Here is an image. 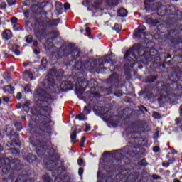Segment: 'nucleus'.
<instances>
[{
    "instance_id": "nucleus-1",
    "label": "nucleus",
    "mask_w": 182,
    "mask_h": 182,
    "mask_svg": "<svg viewBox=\"0 0 182 182\" xmlns=\"http://www.w3.org/2000/svg\"><path fill=\"white\" fill-rule=\"evenodd\" d=\"M157 96L161 99H168L171 102L176 96H180L182 92V86L177 82H173L168 85L166 82H158L156 85Z\"/></svg>"
},
{
    "instance_id": "nucleus-2",
    "label": "nucleus",
    "mask_w": 182,
    "mask_h": 182,
    "mask_svg": "<svg viewBox=\"0 0 182 182\" xmlns=\"http://www.w3.org/2000/svg\"><path fill=\"white\" fill-rule=\"evenodd\" d=\"M95 110H96L97 114L105 117V119H106L107 122H109V123H119V121H117L119 117L110 116L112 114L110 110H108L107 109H102V107H98L97 109L95 108Z\"/></svg>"
},
{
    "instance_id": "nucleus-3",
    "label": "nucleus",
    "mask_w": 182,
    "mask_h": 182,
    "mask_svg": "<svg viewBox=\"0 0 182 182\" xmlns=\"http://www.w3.org/2000/svg\"><path fill=\"white\" fill-rule=\"evenodd\" d=\"M37 105H41V109L46 112L44 116H49V114L52 113V107L48 105V100L42 101V100H39L37 101Z\"/></svg>"
},
{
    "instance_id": "nucleus-4",
    "label": "nucleus",
    "mask_w": 182,
    "mask_h": 182,
    "mask_svg": "<svg viewBox=\"0 0 182 182\" xmlns=\"http://www.w3.org/2000/svg\"><path fill=\"white\" fill-rule=\"evenodd\" d=\"M144 31H146V27L144 26H139L134 33L135 39H143L146 36Z\"/></svg>"
},
{
    "instance_id": "nucleus-5",
    "label": "nucleus",
    "mask_w": 182,
    "mask_h": 182,
    "mask_svg": "<svg viewBox=\"0 0 182 182\" xmlns=\"http://www.w3.org/2000/svg\"><path fill=\"white\" fill-rule=\"evenodd\" d=\"M0 163H3V165H0V168L2 167V171L4 174H6L9 170H11V164H9V159L4 158L0 160Z\"/></svg>"
},
{
    "instance_id": "nucleus-6",
    "label": "nucleus",
    "mask_w": 182,
    "mask_h": 182,
    "mask_svg": "<svg viewBox=\"0 0 182 182\" xmlns=\"http://www.w3.org/2000/svg\"><path fill=\"white\" fill-rule=\"evenodd\" d=\"M12 31H11V30L6 29L2 33V38L4 41L12 39Z\"/></svg>"
},
{
    "instance_id": "nucleus-7",
    "label": "nucleus",
    "mask_w": 182,
    "mask_h": 182,
    "mask_svg": "<svg viewBox=\"0 0 182 182\" xmlns=\"http://www.w3.org/2000/svg\"><path fill=\"white\" fill-rule=\"evenodd\" d=\"M136 150V147L134 146H127L125 148V151H127V154H129V156H133L132 153H134Z\"/></svg>"
},
{
    "instance_id": "nucleus-8",
    "label": "nucleus",
    "mask_w": 182,
    "mask_h": 182,
    "mask_svg": "<svg viewBox=\"0 0 182 182\" xmlns=\"http://www.w3.org/2000/svg\"><path fill=\"white\" fill-rule=\"evenodd\" d=\"M75 90H76V93L77 95H83V92H85L86 90V88H85L82 86L79 87V86L76 85Z\"/></svg>"
},
{
    "instance_id": "nucleus-9",
    "label": "nucleus",
    "mask_w": 182,
    "mask_h": 182,
    "mask_svg": "<svg viewBox=\"0 0 182 182\" xmlns=\"http://www.w3.org/2000/svg\"><path fill=\"white\" fill-rule=\"evenodd\" d=\"M75 83H85V80H83V75H81L79 77V75H77V73H75Z\"/></svg>"
},
{
    "instance_id": "nucleus-10",
    "label": "nucleus",
    "mask_w": 182,
    "mask_h": 182,
    "mask_svg": "<svg viewBox=\"0 0 182 182\" xmlns=\"http://www.w3.org/2000/svg\"><path fill=\"white\" fill-rule=\"evenodd\" d=\"M56 11H58V14H62V9H63V6H62V3L57 1L55 3Z\"/></svg>"
},
{
    "instance_id": "nucleus-11",
    "label": "nucleus",
    "mask_w": 182,
    "mask_h": 182,
    "mask_svg": "<svg viewBox=\"0 0 182 182\" xmlns=\"http://www.w3.org/2000/svg\"><path fill=\"white\" fill-rule=\"evenodd\" d=\"M4 89L5 93H12V92H14V90H15L14 87H12L11 85H7V86L4 87Z\"/></svg>"
},
{
    "instance_id": "nucleus-12",
    "label": "nucleus",
    "mask_w": 182,
    "mask_h": 182,
    "mask_svg": "<svg viewBox=\"0 0 182 182\" xmlns=\"http://www.w3.org/2000/svg\"><path fill=\"white\" fill-rule=\"evenodd\" d=\"M118 15L119 16H122V17L127 16V10L124 9H120L118 11Z\"/></svg>"
},
{
    "instance_id": "nucleus-13",
    "label": "nucleus",
    "mask_w": 182,
    "mask_h": 182,
    "mask_svg": "<svg viewBox=\"0 0 182 182\" xmlns=\"http://www.w3.org/2000/svg\"><path fill=\"white\" fill-rule=\"evenodd\" d=\"M24 76L25 77H29L31 80H33V74H32V72L31 71H25L24 72Z\"/></svg>"
},
{
    "instance_id": "nucleus-14",
    "label": "nucleus",
    "mask_w": 182,
    "mask_h": 182,
    "mask_svg": "<svg viewBox=\"0 0 182 182\" xmlns=\"http://www.w3.org/2000/svg\"><path fill=\"white\" fill-rule=\"evenodd\" d=\"M52 76H53V75H55V76H62V75H63V71L62 70H60L59 71H58V73H60V74H58V73L56 72V70H55V69H53L52 70Z\"/></svg>"
},
{
    "instance_id": "nucleus-15",
    "label": "nucleus",
    "mask_w": 182,
    "mask_h": 182,
    "mask_svg": "<svg viewBox=\"0 0 182 182\" xmlns=\"http://www.w3.org/2000/svg\"><path fill=\"white\" fill-rule=\"evenodd\" d=\"M80 69H82V61H77L74 66L75 70H79Z\"/></svg>"
},
{
    "instance_id": "nucleus-16",
    "label": "nucleus",
    "mask_w": 182,
    "mask_h": 182,
    "mask_svg": "<svg viewBox=\"0 0 182 182\" xmlns=\"http://www.w3.org/2000/svg\"><path fill=\"white\" fill-rule=\"evenodd\" d=\"M75 119H76V120L82 121V120H86L87 118L85 116V114H80L76 115Z\"/></svg>"
},
{
    "instance_id": "nucleus-17",
    "label": "nucleus",
    "mask_w": 182,
    "mask_h": 182,
    "mask_svg": "<svg viewBox=\"0 0 182 182\" xmlns=\"http://www.w3.org/2000/svg\"><path fill=\"white\" fill-rule=\"evenodd\" d=\"M134 50L132 49V50H127L125 53V55H124V58H129V56H134Z\"/></svg>"
},
{
    "instance_id": "nucleus-18",
    "label": "nucleus",
    "mask_w": 182,
    "mask_h": 182,
    "mask_svg": "<svg viewBox=\"0 0 182 182\" xmlns=\"http://www.w3.org/2000/svg\"><path fill=\"white\" fill-rule=\"evenodd\" d=\"M31 103L29 102H26L23 105V109L25 110V112H28L29 111V105Z\"/></svg>"
},
{
    "instance_id": "nucleus-19",
    "label": "nucleus",
    "mask_w": 182,
    "mask_h": 182,
    "mask_svg": "<svg viewBox=\"0 0 182 182\" xmlns=\"http://www.w3.org/2000/svg\"><path fill=\"white\" fill-rule=\"evenodd\" d=\"M71 56H75L76 55L77 58L80 56L79 55V50H77V48H75L73 51L70 53Z\"/></svg>"
},
{
    "instance_id": "nucleus-20",
    "label": "nucleus",
    "mask_w": 182,
    "mask_h": 182,
    "mask_svg": "<svg viewBox=\"0 0 182 182\" xmlns=\"http://www.w3.org/2000/svg\"><path fill=\"white\" fill-rule=\"evenodd\" d=\"M5 80H7V82H9L11 80V75L8 73H4L3 75Z\"/></svg>"
},
{
    "instance_id": "nucleus-21",
    "label": "nucleus",
    "mask_w": 182,
    "mask_h": 182,
    "mask_svg": "<svg viewBox=\"0 0 182 182\" xmlns=\"http://www.w3.org/2000/svg\"><path fill=\"white\" fill-rule=\"evenodd\" d=\"M71 141H75L76 140V131L73 132L70 136Z\"/></svg>"
},
{
    "instance_id": "nucleus-22",
    "label": "nucleus",
    "mask_w": 182,
    "mask_h": 182,
    "mask_svg": "<svg viewBox=\"0 0 182 182\" xmlns=\"http://www.w3.org/2000/svg\"><path fill=\"white\" fill-rule=\"evenodd\" d=\"M114 29L117 31V33H119L120 31H122V26H120L119 24L116 23L114 25Z\"/></svg>"
},
{
    "instance_id": "nucleus-23",
    "label": "nucleus",
    "mask_w": 182,
    "mask_h": 182,
    "mask_svg": "<svg viewBox=\"0 0 182 182\" xmlns=\"http://www.w3.org/2000/svg\"><path fill=\"white\" fill-rule=\"evenodd\" d=\"M25 93H29L31 92V85H27L24 87Z\"/></svg>"
},
{
    "instance_id": "nucleus-24",
    "label": "nucleus",
    "mask_w": 182,
    "mask_h": 182,
    "mask_svg": "<svg viewBox=\"0 0 182 182\" xmlns=\"http://www.w3.org/2000/svg\"><path fill=\"white\" fill-rule=\"evenodd\" d=\"M0 9L5 10L6 9V3L1 1L0 4Z\"/></svg>"
},
{
    "instance_id": "nucleus-25",
    "label": "nucleus",
    "mask_w": 182,
    "mask_h": 182,
    "mask_svg": "<svg viewBox=\"0 0 182 182\" xmlns=\"http://www.w3.org/2000/svg\"><path fill=\"white\" fill-rule=\"evenodd\" d=\"M89 113H90V109L89 108V107H84V114H89Z\"/></svg>"
},
{
    "instance_id": "nucleus-26",
    "label": "nucleus",
    "mask_w": 182,
    "mask_h": 182,
    "mask_svg": "<svg viewBox=\"0 0 182 182\" xmlns=\"http://www.w3.org/2000/svg\"><path fill=\"white\" fill-rule=\"evenodd\" d=\"M137 53L138 55H139V56H141V55H144V49L143 48H139Z\"/></svg>"
},
{
    "instance_id": "nucleus-27",
    "label": "nucleus",
    "mask_w": 182,
    "mask_h": 182,
    "mask_svg": "<svg viewBox=\"0 0 182 182\" xmlns=\"http://www.w3.org/2000/svg\"><path fill=\"white\" fill-rule=\"evenodd\" d=\"M14 31H21V27H19V24H14L13 26Z\"/></svg>"
},
{
    "instance_id": "nucleus-28",
    "label": "nucleus",
    "mask_w": 182,
    "mask_h": 182,
    "mask_svg": "<svg viewBox=\"0 0 182 182\" xmlns=\"http://www.w3.org/2000/svg\"><path fill=\"white\" fill-rule=\"evenodd\" d=\"M26 42L27 43H32V36H27V38L26 39Z\"/></svg>"
},
{
    "instance_id": "nucleus-29",
    "label": "nucleus",
    "mask_w": 182,
    "mask_h": 182,
    "mask_svg": "<svg viewBox=\"0 0 182 182\" xmlns=\"http://www.w3.org/2000/svg\"><path fill=\"white\" fill-rule=\"evenodd\" d=\"M11 21L14 25H18V18H16V17L12 18Z\"/></svg>"
},
{
    "instance_id": "nucleus-30",
    "label": "nucleus",
    "mask_w": 182,
    "mask_h": 182,
    "mask_svg": "<svg viewBox=\"0 0 182 182\" xmlns=\"http://www.w3.org/2000/svg\"><path fill=\"white\" fill-rule=\"evenodd\" d=\"M43 178L45 182H50V178L48 175L44 176Z\"/></svg>"
},
{
    "instance_id": "nucleus-31",
    "label": "nucleus",
    "mask_w": 182,
    "mask_h": 182,
    "mask_svg": "<svg viewBox=\"0 0 182 182\" xmlns=\"http://www.w3.org/2000/svg\"><path fill=\"white\" fill-rule=\"evenodd\" d=\"M16 2V0H7V3L10 6H11V5H15Z\"/></svg>"
},
{
    "instance_id": "nucleus-32",
    "label": "nucleus",
    "mask_w": 182,
    "mask_h": 182,
    "mask_svg": "<svg viewBox=\"0 0 182 182\" xmlns=\"http://www.w3.org/2000/svg\"><path fill=\"white\" fill-rule=\"evenodd\" d=\"M51 83H52L51 87H53V89H55V90H53V92H56V89H58V85H55L53 83V81H51Z\"/></svg>"
},
{
    "instance_id": "nucleus-33",
    "label": "nucleus",
    "mask_w": 182,
    "mask_h": 182,
    "mask_svg": "<svg viewBox=\"0 0 182 182\" xmlns=\"http://www.w3.org/2000/svg\"><path fill=\"white\" fill-rule=\"evenodd\" d=\"M153 117H154V119H160V114L157 112H154Z\"/></svg>"
},
{
    "instance_id": "nucleus-34",
    "label": "nucleus",
    "mask_w": 182,
    "mask_h": 182,
    "mask_svg": "<svg viewBox=\"0 0 182 182\" xmlns=\"http://www.w3.org/2000/svg\"><path fill=\"white\" fill-rule=\"evenodd\" d=\"M77 164H78L80 166H85V161H83L82 159H78Z\"/></svg>"
},
{
    "instance_id": "nucleus-35",
    "label": "nucleus",
    "mask_w": 182,
    "mask_h": 182,
    "mask_svg": "<svg viewBox=\"0 0 182 182\" xmlns=\"http://www.w3.org/2000/svg\"><path fill=\"white\" fill-rule=\"evenodd\" d=\"M139 164L140 165V166H146V159H142L141 161H139Z\"/></svg>"
},
{
    "instance_id": "nucleus-36",
    "label": "nucleus",
    "mask_w": 182,
    "mask_h": 182,
    "mask_svg": "<svg viewBox=\"0 0 182 182\" xmlns=\"http://www.w3.org/2000/svg\"><path fill=\"white\" fill-rule=\"evenodd\" d=\"M58 31H53L51 33V35L53 36V38H56V36H58Z\"/></svg>"
},
{
    "instance_id": "nucleus-37",
    "label": "nucleus",
    "mask_w": 182,
    "mask_h": 182,
    "mask_svg": "<svg viewBox=\"0 0 182 182\" xmlns=\"http://www.w3.org/2000/svg\"><path fill=\"white\" fill-rule=\"evenodd\" d=\"M55 182H62V179L60 178V175L55 178Z\"/></svg>"
},
{
    "instance_id": "nucleus-38",
    "label": "nucleus",
    "mask_w": 182,
    "mask_h": 182,
    "mask_svg": "<svg viewBox=\"0 0 182 182\" xmlns=\"http://www.w3.org/2000/svg\"><path fill=\"white\" fill-rule=\"evenodd\" d=\"M154 153H159L160 148H159V146H154L153 149Z\"/></svg>"
},
{
    "instance_id": "nucleus-39",
    "label": "nucleus",
    "mask_w": 182,
    "mask_h": 182,
    "mask_svg": "<svg viewBox=\"0 0 182 182\" xmlns=\"http://www.w3.org/2000/svg\"><path fill=\"white\" fill-rule=\"evenodd\" d=\"M89 130H90V125L86 124H85V132H89Z\"/></svg>"
},
{
    "instance_id": "nucleus-40",
    "label": "nucleus",
    "mask_w": 182,
    "mask_h": 182,
    "mask_svg": "<svg viewBox=\"0 0 182 182\" xmlns=\"http://www.w3.org/2000/svg\"><path fill=\"white\" fill-rule=\"evenodd\" d=\"M64 8L65 9H69V8H70V4H69L68 3H65L64 4Z\"/></svg>"
},
{
    "instance_id": "nucleus-41",
    "label": "nucleus",
    "mask_w": 182,
    "mask_h": 182,
    "mask_svg": "<svg viewBox=\"0 0 182 182\" xmlns=\"http://www.w3.org/2000/svg\"><path fill=\"white\" fill-rule=\"evenodd\" d=\"M35 33H36V35H38V36H42V35H43V32H42V31H39L38 33V31H35Z\"/></svg>"
},
{
    "instance_id": "nucleus-42",
    "label": "nucleus",
    "mask_w": 182,
    "mask_h": 182,
    "mask_svg": "<svg viewBox=\"0 0 182 182\" xmlns=\"http://www.w3.org/2000/svg\"><path fill=\"white\" fill-rule=\"evenodd\" d=\"M41 63H42V65H43V68H46V63H47V61H46V60H45L44 58L42 60V61H41Z\"/></svg>"
},
{
    "instance_id": "nucleus-43",
    "label": "nucleus",
    "mask_w": 182,
    "mask_h": 182,
    "mask_svg": "<svg viewBox=\"0 0 182 182\" xmlns=\"http://www.w3.org/2000/svg\"><path fill=\"white\" fill-rule=\"evenodd\" d=\"M16 99H22V94L21 92L17 93Z\"/></svg>"
},
{
    "instance_id": "nucleus-44",
    "label": "nucleus",
    "mask_w": 182,
    "mask_h": 182,
    "mask_svg": "<svg viewBox=\"0 0 182 182\" xmlns=\"http://www.w3.org/2000/svg\"><path fill=\"white\" fill-rule=\"evenodd\" d=\"M24 16L26 18H29V11H24Z\"/></svg>"
},
{
    "instance_id": "nucleus-45",
    "label": "nucleus",
    "mask_w": 182,
    "mask_h": 182,
    "mask_svg": "<svg viewBox=\"0 0 182 182\" xmlns=\"http://www.w3.org/2000/svg\"><path fill=\"white\" fill-rule=\"evenodd\" d=\"M3 100H4V102H6V103H8L9 102V97H4Z\"/></svg>"
},
{
    "instance_id": "nucleus-46",
    "label": "nucleus",
    "mask_w": 182,
    "mask_h": 182,
    "mask_svg": "<svg viewBox=\"0 0 182 182\" xmlns=\"http://www.w3.org/2000/svg\"><path fill=\"white\" fill-rule=\"evenodd\" d=\"M78 173H79V176H82V174H83V168H80L78 170Z\"/></svg>"
},
{
    "instance_id": "nucleus-47",
    "label": "nucleus",
    "mask_w": 182,
    "mask_h": 182,
    "mask_svg": "<svg viewBox=\"0 0 182 182\" xmlns=\"http://www.w3.org/2000/svg\"><path fill=\"white\" fill-rule=\"evenodd\" d=\"M110 2L112 5H117V0H110Z\"/></svg>"
},
{
    "instance_id": "nucleus-48",
    "label": "nucleus",
    "mask_w": 182,
    "mask_h": 182,
    "mask_svg": "<svg viewBox=\"0 0 182 182\" xmlns=\"http://www.w3.org/2000/svg\"><path fill=\"white\" fill-rule=\"evenodd\" d=\"M15 55H16V56H19V55H21V51H19L18 50H16L14 51Z\"/></svg>"
},
{
    "instance_id": "nucleus-49",
    "label": "nucleus",
    "mask_w": 182,
    "mask_h": 182,
    "mask_svg": "<svg viewBox=\"0 0 182 182\" xmlns=\"http://www.w3.org/2000/svg\"><path fill=\"white\" fill-rule=\"evenodd\" d=\"M42 92H43V90H37V93H38V95L39 96H43V94H41V93H42Z\"/></svg>"
},
{
    "instance_id": "nucleus-50",
    "label": "nucleus",
    "mask_w": 182,
    "mask_h": 182,
    "mask_svg": "<svg viewBox=\"0 0 182 182\" xmlns=\"http://www.w3.org/2000/svg\"><path fill=\"white\" fill-rule=\"evenodd\" d=\"M86 141V138L85 136H82L81 138V143H85Z\"/></svg>"
},
{
    "instance_id": "nucleus-51",
    "label": "nucleus",
    "mask_w": 182,
    "mask_h": 182,
    "mask_svg": "<svg viewBox=\"0 0 182 182\" xmlns=\"http://www.w3.org/2000/svg\"><path fill=\"white\" fill-rule=\"evenodd\" d=\"M33 46H34V48L38 46V41H33Z\"/></svg>"
},
{
    "instance_id": "nucleus-52",
    "label": "nucleus",
    "mask_w": 182,
    "mask_h": 182,
    "mask_svg": "<svg viewBox=\"0 0 182 182\" xmlns=\"http://www.w3.org/2000/svg\"><path fill=\"white\" fill-rule=\"evenodd\" d=\"M154 0H145L144 4L145 5H147V2H153Z\"/></svg>"
},
{
    "instance_id": "nucleus-53",
    "label": "nucleus",
    "mask_w": 182,
    "mask_h": 182,
    "mask_svg": "<svg viewBox=\"0 0 182 182\" xmlns=\"http://www.w3.org/2000/svg\"><path fill=\"white\" fill-rule=\"evenodd\" d=\"M45 46L46 49H50V46H52V44L50 46H48V42L45 44Z\"/></svg>"
},
{
    "instance_id": "nucleus-54",
    "label": "nucleus",
    "mask_w": 182,
    "mask_h": 182,
    "mask_svg": "<svg viewBox=\"0 0 182 182\" xmlns=\"http://www.w3.org/2000/svg\"><path fill=\"white\" fill-rule=\"evenodd\" d=\"M85 31H86L87 33H88V34L90 33V28H86Z\"/></svg>"
},
{
    "instance_id": "nucleus-55",
    "label": "nucleus",
    "mask_w": 182,
    "mask_h": 182,
    "mask_svg": "<svg viewBox=\"0 0 182 182\" xmlns=\"http://www.w3.org/2000/svg\"><path fill=\"white\" fill-rule=\"evenodd\" d=\"M28 65H29V63L25 62V63H23V66H24V68H26V66H28Z\"/></svg>"
},
{
    "instance_id": "nucleus-56",
    "label": "nucleus",
    "mask_w": 182,
    "mask_h": 182,
    "mask_svg": "<svg viewBox=\"0 0 182 182\" xmlns=\"http://www.w3.org/2000/svg\"><path fill=\"white\" fill-rule=\"evenodd\" d=\"M100 174H102V172H100V171H98V172H97V178H100Z\"/></svg>"
},
{
    "instance_id": "nucleus-57",
    "label": "nucleus",
    "mask_w": 182,
    "mask_h": 182,
    "mask_svg": "<svg viewBox=\"0 0 182 182\" xmlns=\"http://www.w3.org/2000/svg\"><path fill=\"white\" fill-rule=\"evenodd\" d=\"M35 55H39V51L38 50H34Z\"/></svg>"
},
{
    "instance_id": "nucleus-58",
    "label": "nucleus",
    "mask_w": 182,
    "mask_h": 182,
    "mask_svg": "<svg viewBox=\"0 0 182 182\" xmlns=\"http://www.w3.org/2000/svg\"><path fill=\"white\" fill-rule=\"evenodd\" d=\"M109 58H110V56H107L106 58H104V60H106V62H109V60H107Z\"/></svg>"
},
{
    "instance_id": "nucleus-59",
    "label": "nucleus",
    "mask_w": 182,
    "mask_h": 182,
    "mask_svg": "<svg viewBox=\"0 0 182 182\" xmlns=\"http://www.w3.org/2000/svg\"><path fill=\"white\" fill-rule=\"evenodd\" d=\"M69 85V83H68V82H63V83L61 84V86H63V85Z\"/></svg>"
},
{
    "instance_id": "nucleus-60",
    "label": "nucleus",
    "mask_w": 182,
    "mask_h": 182,
    "mask_svg": "<svg viewBox=\"0 0 182 182\" xmlns=\"http://www.w3.org/2000/svg\"><path fill=\"white\" fill-rule=\"evenodd\" d=\"M80 147H85V143L80 142Z\"/></svg>"
},
{
    "instance_id": "nucleus-61",
    "label": "nucleus",
    "mask_w": 182,
    "mask_h": 182,
    "mask_svg": "<svg viewBox=\"0 0 182 182\" xmlns=\"http://www.w3.org/2000/svg\"><path fill=\"white\" fill-rule=\"evenodd\" d=\"M28 2H29V0H26V3L24 4L25 6H27Z\"/></svg>"
},
{
    "instance_id": "nucleus-62",
    "label": "nucleus",
    "mask_w": 182,
    "mask_h": 182,
    "mask_svg": "<svg viewBox=\"0 0 182 182\" xmlns=\"http://www.w3.org/2000/svg\"><path fill=\"white\" fill-rule=\"evenodd\" d=\"M114 78V75H112L109 79L110 80H113Z\"/></svg>"
},
{
    "instance_id": "nucleus-63",
    "label": "nucleus",
    "mask_w": 182,
    "mask_h": 182,
    "mask_svg": "<svg viewBox=\"0 0 182 182\" xmlns=\"http://www.w3.org/2000/svg\"><path fill=\"white\" fill-rule=\"evenodd\" d=\"M123 95V94L122 93V92H119V95H117V94H115V96H122Z\"/></svg>"
},
{
    "instance_id": "nucleus-64",
    "label": "nucleus",
    "mask_w": 182,
    "mask_h": 182,
    "mask_svg": "<svg viewBox=\"0 0 182 182\" xmlns=\"http://www.w3.org/2000/svg\"><path fill=\"white\" fill-rule=\"evenodd\" d=\"M173 182H180V181L178 179H174Z\"/></svg>"
}]
</instances>
